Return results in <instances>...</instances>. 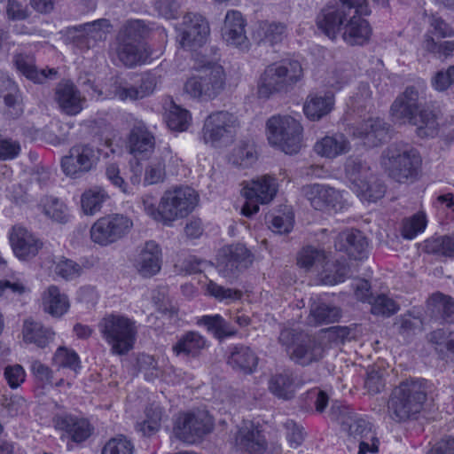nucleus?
Returning <instances> with one entry per match:
<instances>
[{"instance_id":"nucleus-1","label":"nucleus","mask_w":454,"mask_h":454,"mask_svg":"<svg viewBox=\"0 0 454 454\" xmlns=\"http://www.w3.org/2000/svg\"><path fill=\"white\" fill-rule=\"evenodd\" d=\"M199 201V195L191 187H177L166 191L159 204L153 195L141 197L145 212L157 222L170 225L174 221L191 214Z\"/></svg>"},{"instance_id":"nucleus-2","label":"nucleus","mask_w":454,"mask_h":454,"mask_svg":"<svg viewBox=\"0 0 454 454\" xmlns=\"http://www.w3.org/2000/svg\"><path fill=\"white\" fill-rule=\"evenodd\" d=\"M391 113L395 119L416 126L419 137H434L437 133V116L414 86H408L395 99Z\"/></svg>"},{"instance_id":"nucleus-3","label":"nucleus","mask_w":454,"mask_h":454,"mask_svg":"<svg viewBox=\"0 0 454 454\" xmlns=\"http://www.w3.org/2000/svg\"><path fill=\"white\" fill-rule=\"evenodd\" d=\"M427 395L426 380L402 381L390 395L387 403L389 417L398 423L415 419L423 409Z\"/></svg>"},{"instance_id":"nucleus-4","label":"nucleus","mask_w":454,"mask_h":454,"mask_svg":"<svg viewBox=\"0 0 454 454\" xmlns=\"http://www.w3.org/2000/svg\"><path fill=\"white\" fill-rule=\"evenodd\" d=\"M151 28L142 20H129L119 29L115 38V53L118 59L128 67H134L150 57L144 40Z\"/></svg>"},{"instance_id":"nucleus-5","label":"nucleus","mask_w":454,"mask_h":454,"mask_svg":"<svg viewBox=\"0 0 454 454\" xmlns=\"http://www.w3.org/2000/svg\"><path fill=\"white\" fill-rule=\"evenodd\" d=\"M380 163L390 178L405 184L417 178L422 160L417 149L409 144L398 142L383 150Z\"/></svg>"},{"instance_id":"nucleus-6","label":"nucleus","mask_w":454,"mask_h":454,"mask_svg":"<svg viewBox=\"0 0 454 454\" xmlns=\"http://www.w3.org/2000/svg\"><path fill=\"white\" fill-rule=\"evenodd\" d=\"M302 75L301 65L297 60L273 63L266 67L260 77L258 95L260 98H268L274 93L287 91Z\"/></svg>"},{"instance_id":"nucleus-7","label":"nucleus","mask_w":454,"mask_h":454,"mask_svg":"<svg viewBox=\"0 0 454 454\" xmlns=\"http://www.w3.org/2000/svg\"><path fill=\"white\" fill-rule=\"evenodd\" d=\"M98 328L113 354L123 356L133 348L137 331L131 319L121 315H107L100 320Z\"/></svg>"},{"instance_id":"nucleus-8","label":"nucleus","mask_w":454,"mask_h":454,"mask_svg":"<svg viewBox=\"0 0 454 454\" xmlns=\"http://www.w3.org/2000/svg\"><path fill=\"white\" fill-rule=\"evenodd\" d=\"M269 143L286 154H295L301 147L303 128L289 115H275L266 123Z\"/></svg>"},{"instance_id":"nucleus-9","label":"nucleus","mask_w":454,"mask_h":454,"mask_svg":"<svg viewBox=\"0 0 454 454\" xmlns=\"http://www.w3.org/2000/svg\"><path fill=\"white\" fill-rule=\"evenodd\" d=\"M225 84V74L222 66L208 62L199 74L189 78L184 90L192 98L212 99L221 93Z\"/></svg>"},{"instance_id":"nucleus-10","label":"nucleus","mask_w":454,"mask_h":454,"mask_svg":"<svg viewBox=\"0 0 454 454\" xmlns=\"http://www.w3.org/2000/svg\"><path fill=\"white\" fill-rule=\"evenodd\" d=\"M240 123L236 115L228 111L210 114L205 120L202 138L213 147L227 146L234 141Z\"/></svg>"},{"instance_id":"nucleus-11","label":"nucleus","mask_w":454,"mask_h":454,"mask_svg":"<svg viewBox=\"0 0 454 454\" xmlns=\"http://www.w3.org/2000/svg\"><path fill=\"white\" fill-rule=\"evenodd\" d=\"M317 27L330 39L340 34L342 40L350 46H363L369 43L372 29L363 16L347 18L343 23L332 28L326 21H317Z\"/></svg>"},{"instance_id":"nucleus-12","label":"nucleus","mask_w":454,"mask_h":454,"mask_svg":"<svg viewBox=\"0 0 454 454\" xmlns=\"http://www.w3.org/2000/svg\"><path fill=\"white\" fill-rule=\"evenodd\" d=\"M213 426V419L208 412L204 410H197L179 414L173 430L176 437L179 440L187 443H194L209 434Z\"/></svg>"},{"instance_id":"nucleus-13","label":"nucleus","mask_w":454,"mask_h":454,"mask_svg":"<svg viewBox=\"0 0 454 454\" xmlns=\"http://www.w3.org/2000/svg\"><path fill=\"white\" fill-rule=\"evenodd\" d=\"M133 223L126 215H108L97 220L90 228V238L94 243L107 246L123 238Z\"/></svg>"},{"instance_id":"nucleus-14","label":"nucleus","mask_w":454,"mask_h":454,"mask_svg":"<svg viewBox=\"0 0 454 454\" xmlns=\"http://www.w3.org/2000/svg\"><path fill=\"white\" fill-rule=\"evenodd\" d=\"M330 415L333 420L340 424L341 428L350 437L356 440L363 438L375 439L372 424L359 414L355 413L349 407L333 403L331 407Z\"/></svg>"},{"instance_id":"nucleus-15","label":"nucleus","mask_w":454,"mask_h":454,"mask_svg":"<svg viewBox=\"0 0 454 454\" xmlns=\"http://www.w3.org/2000/svg\"><path fill=\"white\" fill-rule=\"evenodd\" d=\"M99 160L98 151L90 145H75L61 160V168L67 176L77 178L89 172Z\"/></svg>"},{"instance_id":"nucleus-16","label":"nucleus","mask_w":454,"mask_h":454,"mask_svg":"<svg viewBox=\"0 0 454 454\" xmlns=\"http://www.w3.org/2000/svg\"><path fill=\"white\" fill-rule=\"evenodd\" d=\"M371 12L367 0H338L335 4L327 5L317 17V21H326L332 28L343 23L347 18L367 16Z\"/></svg>"},{"instance_id":"nucleus-17","label":"nucleus","mask_w":454,"mask_h":454,"mask_svg":"<svg viewBox=\"0 0 454 454\" xmlns=\"http://www.w3.org/2000/svg\"><path fill=\"white\" fill-rule=\"evenodd\" d=\"M178 30L179 43L189 50L201 47L207 42L210 32L207 21L198 13L185 14Z\"/></svg>"},{"instance_id":"nucleus-18","label":"nucleus","mask_w":454,"mask_h":454,"mask_svg":"<svg viewBox=\"0 0 454 454\" xmlns=\"http://www.w3.org/2000/svg\"><path fill=\"white\" fill-rule=\"evenodd\" d=\"M157 82V75L152 72L142 75L139 87L129 86L123 80L114 78L108 85L107 97L121 100L143 98L153 92Z\"/></svg>"},{"instance_id":"nucleus-19","label":"nucleus","mask_w":454,"mask_h":454,"mask_svg":"<svg viewBox=\"0 0 454 454\" xmlns=\"http://www.w3.org/2000/svg\"><path fill=\"white\" fill-rule=\"evenodd\" d=\"M153 133L142 120H134L127 136V148L137 159H147L155 149Z\"/></svg>"},{"instance_id":"nucleus-20","label":"nucleus","mask_w":454,"mask_h":454,"mask_svg":"<svg viewBox=\"0 0 454 454\" xmlns=\"http://www.w3.org/2000/svg\"><path fill=\"white\" fill-rule=\"evenodd\" d=\"M302 191L316 210L336 212L342 207L341 193L333 187L315 184L303 187Z\"/></svg>"},{"instance_id":"nucleus-21","label":"nucleus","mask_w":454,"mask_h":454,"mask_svg":"<svg viewBox=\"0 0 454 454\" xmlns=\"http://www.w3.org/2000/svg\"><path fill=\"white\" fill-rule=\"evenodd\" d=\"M112 28L113 26L107 19H99L75 26L74 29L81 33L76 38V44L82 50L93 48L98 43L104 42L106 39Z\"/></svg>"},{"instance_id":"nucleus-22","label":"nucleus","mask_w":454,"mask_h":454,"mask_svg":"<svg viewBox=\"0 0 454 454\" xmlns=\"http://www.w3.org/2000/svg\"><path fill=\"white\" fill-rule=\"evenodd\" d=\"M253 262L250 251L242 244L231 245L223 251L221 271L225 277H235Z\"/></svg>"},{"instance_id":"nucleus-23","label":"nucleus","mask_w":454,"mask_h":454,"mask_svg":"<svg viewBox=\"0 0 454 454\" xmlns=\"http://www.w3.org/2000/svg\"><path fill=\"white\" fill-rule=\"evenodd\" d=\"M10 243L14 254L24 261L35 257L43 246V243L33 233L21 226L12 228Z\"/></svg>"},{"instance_id":"nucleus-24","label":"nucleus","mask_w":454,"mask_h":454,"mask_svg":"<svg viewBox=\"0 0 454 454\" xmlns=\"http://www.w3.org/2000/svg\"><path fill=\"white\" fill-rule=\"evenodd\" d=\"M325 354L323 345L314 337L304 335L289 351V358L301 366H308L319 362Z\"/></svg>"},{"instance_id":"nucleus-25","label":"nucleus","mask_w":454,"mask_h":454,"mask_svg":"<svg viewBox=\"0 0 454 454\" xmlns=\"http://www.w3.org/2000/svg\"><path fill=\"white\" fill-rule=\"evenodd\" d=\"M52 422L56 429L65 431L77 443L86 441L93 431L87 419L71 414H57Z\"/></svg>"},{"instance_id":"nucleus-26","label":"nucleus","mask_w":454,"mask_h":454,"mask_svg":"<svg viewBox=\"0 0 454 454\" xmlns=\"http://www.w3.org/2000/svg\"><path fill=\"white\" fill-rule=\"evenodd\" d=\"M246 21L242 14L238 11H229L224 19V24L222 27L223 39L227 44L237 48L247 49L249 41L247 37Z\"/></svg>"},{"instance_id":"nucleus-27","label":"nucleus","mask_w":454,"mask_h":454,"mask_svg":"<svg viewBox=\"0 0 454 454\" xmlns=\"http://www.w3.org/2000/svg\"><path fill=\"white\" fill-rule=\"evenodd\" d=\"M389 125L380 118H371L360 123L354 136L362 139L368 147L380 145L388 137Z\"/></svg>"},{"instance_id":"nucleus-28","label":"nucleus","mask_w":454,"mask_h":454,"mask_svg":"<svg viewBox=\"0 0 454 454\" xmlns=\"http://www.w3.org/2000/svg\"><path fill=\"white\" fill-rule=\"evenodd\" d=\"M236 446L249 454H263L267 450L264 434L252 422H245L236 434Z\"/></svg>"},{"instance_id":"nucleus-29","label":"nucleus","mask_w":454,"mask_h":454,"mask_svg":"<svg viewBox=\"0 0 454 454\" xmlns=\"http://www.w3.org/2000/svg\"><path fill=\"white\" fill-rule=\"evenodd\" d=\"M334 247L337 250L345 252L349 257L361 260L365 256L368 242L360 231L347 230L337 235Z\"/></svg>"},{"instance_id":"nucleus-30","label":"nucleus","mask_w":454,"mask_h":454,"mask_svg":"<svg viewBox=\"0 0 454 454\" xmlns=\"http://www.w3.org/2000/svg\"><path fill=\"white\" fill-rule=\"evenodd\" d=\"M55 100L60 110L67 115H76L82 110L84 98L71 82H59L55 90Z\"/></svg>"},{"instance_id":"nucleus-31","label":"nucleus","mask_w":454,"mask_h":454,"mask_svg":"<svg viewBox=\"0 0 454 454\" xmlns=\"http://www.w3.org/2000/svg\"><path fill=\"white\" fill-rule=\"evenodd\" d=\"M160 246L153 240L147 241L135 260V267L141 276L150 278L160 271Z\"/></svg>"},{"instance_id":"nucleus-32","label":"nucleus","mask_w":454,"mask_h":454,"mask_svg":"<svg viewBox=\"0 0 454 454\" xmlns=\"http://www.w3.org/2000/svg\"><path fill=\"white\" fill-rule=\"evenodd\" d=\"M427 315L441 324L454 322V299L440 292L433 294L427 303Z\"/></svg>"},{"instance_id":"nucleus-33","label":"nucleus","mask_w":454,"mask_h":454,"mask_svg":"<svg viewBox=\"0 0 454 454\" xmlns=\"http://www.w3.org/2000/svg\"><path fill=\"white\" fill-rule=\"evenodd\" d=\"M209 346L207 340L195 331H189L182 335L172 346V351L176 356H184L196 358Z\"/></svg>"},{"instance_id":"nucleus-34","label":"nucleus","mask_w":454,"mask_h":454,"mask_svg":"<svg viewBox=\"0 0 454 454\" xmlns=\"http://www.w3.org/2000/svg\"><path fill=\"white\" fill-rule=\"evenodd\" d=\"M258 361L255 352L245 345L232 347L227 358V364L233 370L246 375L256 371Z\"/></svg>"},{"instance_id":"nucleus-35","label":"nucleus","mask_w":454,"mask_h":454,"mask_svg":"<svg viewBox=\"0 0 454 454\" xmlns=\"http://www.w3.org/2000/svg\"><path fill=\"white\" fill-rule=\"evenodd\" d=\"M333 106L334 97L331 92L324 95H309L303 106V112L310 121H319L333 110Z\"/></svg>"},{"instance_id":"nucleus-36","label":"nucleus","mask_w":454,"mask_h":454,"mask_svg":"<svg viewBox=\"0 0 454 454\" xmlns=\"http://www.w3.org/2000/svg\"><path fill=\"white\" fill-rule=\"evenodd\" d=\"M350 150L348 138L340 133L333 136H325L314 145V151L325 158L333 159L345 154Z\"/></svg>"},{"instance_id":"nucleus-37","label":"nucleus","mask_w":454,"mask_h":454,"mask_svg":"<svg viewBox=\"0 0 454 454\" xmlns=\"http://www.w3.org/2000/svg\"><path fill=\"white\" fill-rule=\"evenodd\" d=\"M171 149L168 145L159 150V155L154 156L145 168L144 184L152 185L162 183L166 176V160L171 158Z\"/></svg>"},{"instance_id":"nucleus-38","label":"nucleus","mask_w":454,"mask_h":454,"mask_svg":"<svg viewBox=\"0 0 454 454\" xmlns=\"http://www.w3.org/2000/svg\"><path fill=\"white\" fill-rule=\"evenodd\" d=\"M276 192L274 179L268 176L253 180L250 185L244 189L247 199L255 200L262 204L270 202L275 196Z\"/></svg>"},{"instance_id":"nucleus-39","label":"nucleus","mask_w":454,"mask_h":454,"mask_svg":"<svg viewBox=\"0 0 454 454\" xmlns=\"http://www.w3.org/2000/svg\"><path fill=\"white\" fill-rule=\"evenodd\" d=\"M22 333L26 342L35 343L39 348L46 347L55 335L51 329L30 318L24 321Z\"/></svg>"},{"instance_id":"nucleus-40","label":"nucleus","mask_w":454,"mask_h":454,"mask_svg":"<svg viewBox=\"0 0 454 454\" xmlns=\"http://www.w3.org/2000/svg\"><path fill=\"white\" fill-rule=\"evenodd\" d=\"M43 310L52 317H59L69 309L67 296L61 294L59 287L51 286L43 294Z\"/></svg>"},{"instance_id":"nucleus-41","label":"nucleus","mask_w":454,"mask_h":454,"mask_svg":"<svg viewBox=\"0 0 454 454\" xmlns=\"http://www.w3.org/2000/svg\"><path fill=\"white\" fill-rule=\"evenodd\" d=\"M345 176L350 182V188L353 190L357 185L365 182L372 173L370 165L357 156H349L344 164Z\"/></svg>"},{"instance_id":"nucleus-42","label":"nucleus","mask_w":454,"mask_h":454,"mask_svg":"<svg viewBox=\"0 0 454 454\" xmlns=\"http://www.w3.org/2000/svg\"><path fill=\"white\" fill-rule=\"evenodd\" d=\"M13 63L22 75L35 83H43L49 76L46 70L37 69L35 58L31 55L16 54L13 57Z\"/></svg>"},{"instance_id":"nucleus-43","label":"nucleus","mask_w":454,"mask_h":454,"mask_svg":"<svg viewBox=\"0 0 454 454\" xmlns=\"http://www.w3.org/2000/svg\"><path fill=\"white\" fill-rule=\"evenodd\" d=\"M353 192L363 201L375 202L383 198L386 192V185L373 173H371V177L366 178L365 182L354 188Z\"/></svg>"},{"instance_id":"nucleus-44","label":"nucleus","mask_w":454,"mask_h":454,"mask_svg":"<svg viewBox=\"0 0 454 454\" xmlns=\"http://www.w3.org/2000/svg\"><path fill=\"white\" fill-rule=\"evenodd\" d=\"M424 251L437 256L454 257V233L436 236L424 242Z\"/></svg>"},{"instance_id":"nucleus-45","label":"nucleus","mask_w":454,"mask_h":454,"mask_svg":"<svg viewBox=\"0 0 454 454\" xmlns=\"http://www.w3.org/2000/svg\"><path fill=\"white\" fill-rule=\"evenodd\" d=\"M340 316V308L322 302L311 306L309 319V323L314 325L333 324L337 322Z\"/></svg>"},{"instance_id":"nucleus-46","label":"nucleus","mask_w":454,"mask_h":454,"mask_svg":"<svg viewBox=\"0 0 454 454\" xmlns=\"http://www.w3.org/2000/svg\"><path fill=\"white\" fill-rule=\"evenodd\" d=\"M109 199L108 193L100 186L86 190L81 198L82 208L86 215H94L101 209L103 203Z\"/></svg>"},{"instance_id":"nucleus-47","label":"nucleus","mask_w":454,"mask_h":454,"mask_svg":"<svg viewBox=\"0 0 454 454\" xmlns=\"http://www.w3.org/2000/svg\"><path fill=\"white\" fill-rule=\"evenodd\" d=\"M320 272V279L325 285H336L343 282L349 273V268L344 262L336 261L329 263L325 262Z\"/></svg>"},{"instance_id":"nucleus-48","label":"nucleus","mask_w":454,"mask_h":454,"mask_svg":"<svg viewBox=\"0 0 454 454\" xmlns=\"http://www.w3.org/2000/svg\"><path fill=\"white\" fill-rule=\"evenodd\" d=\"M199 325H203L207 331L219 340L232 336L236 333L229 324L220 315L203 316L198 320Z\"/></svg>"},{"instance_id":"nucleus-49","label":"nucleus","mask_w":454,"mask_h":454,"mask_svg":"<svg viewBox=\"0 0 454 454\" xmlns=\"http://www.w3.org/2000/svg\"><path fill=\"white\" fill-rule=\"evenodd\" d=\"M269 388L276 396L283 399H291L294 394V379L287 372L272 376Z\"/></svg>"},{"instance_id":"nucleus-50","label":"nucleus","mask_w":454,"mask_h":454,"mask_svg":"<svg viewBox=\"0 0 454 454\" xmlns=\"http://www.w3.org/2000/svg\"><path fill=\"white\" fill-rule=\"evenodd\" d=\"M146 419L137 425L138 430L145 436L154 434L160 427L162 409L155 403H152L145 409Z\"/></svg>"},{"instance_id":"nucleus-51","label":"nucleus","mask_w":454,"mask_h":454,"mask_svg":"<svg viewBox=\"0 0 454 454\" xmlns=\"http://www.w3.org/2000/svg\"><path fill=\"white\" fill-rule=\"evenodd\" d=\"M260 30L263 34L262 42L270 45L281 43L286 37L287 27L283 22L263 21L260 25Z\"/></svg>"},{"instance_id":"nucleus-52","label":"nucleus","mask_w":454,"mask_h":454,"mask_svg":"<svg viewBox=\"0 0 454 454\" xmlns=\"http://www.w3.org/2000/svg\"><path fill=\"white\" fill-rule=\"evenodd\" d=\"M52 363L59 368H67L75 373L81 368V361L78 354L66 347H59L52 358Z\"/></svg>"},{"instance_id":"nucleus-53","label":"nucleus","mask_w":454,"mask_h":454,"mask_svg":"<svg viewBox=\"0 0 454 454\" xmlns=\"http://www.w3.org/2000/svg\"><path fill=\"white\" fill-rule=\"evenodd\" d=\"M325 259L326 257L323 251L312 247H307L300 252L298 264L306 270H310L313 267H323L325 263Z\"/></svg>"},{"instance_id":"nucleus-54","label":"nucleus","mask_w":454,"mask_h":454,"mask_svg":"<svg viewBox=\"0 0 454 454\" xmlns=\"http://www.w3.org/2000/svg\"><path fill=\"white\" fill-rule=\"evenodd\" d=\"M190 114L187 110L173 105L167 115V125L172 130L183 131L188 128Z\"/></svg>"},{"instance_id":"nucleus-55","label":"nucleus","mask_w":454,"mask_h":454,"mask_svg":"<svg viewBox=\"0 0 454 454\" xmlns=\"http://www.w3.org/2000/svg\"><path fill=\"white\" fill-rule=\"evenodd\" d=\"M371 305L372 314L383 317H390L399 309L397 303L385 294L373 298Z\"/></svg>"},{"instance_id":"nucleus-56","label":"nucleus","mask_w":454,"mask_h":454,"mask_svg":"<svg viewBox=\"0 0 454 454\" xmlns=\"http://www.w3.org/2000/svg\"><path fill=\"white\" fill-rule=\"evenodd\" d=\"M427 226L426 216L423 214H416L411 218L403 221L402 235L404 239H412Z\"/></svg>"},{"instance_id":"nucleus-57","label":"nucleus","mask_w":454,"mask_h":454,"mask_svg":"<svg viewBox=\"0 0 454 454\" xmlns=\"http://www.w3.org/2000/svg\"><path fill=\"white\" fill-rule=\"evenodd\" d=\"M44 213L57 223H65L68 220L66 205L57 198H51L44 205Z\"/></svg>"},{"instance_id":"nucleus-58","label":"nucleus","mask_w":454,"mask_h":454,"mask_svg":"<svg viewBox=\"0 0 454 454\" xmlns=\"http://www.w3.org/2000/svg\"><path fill=\"white\" fill-rule=\"evenodd\" d=\"M81 270L82 268L78 263L67 258H61L56 262L54 268L55 274L66 280L77 278L80 276Z\"/></svg>"},{"instance_id":"nucleus-59","label":"nucleus","mask_w":454,"mask_h":454,"mask_svg":"<svg viewBox=\"0 0 454 454\" xmlns=\"http://www.w3.org/2000/svg\"><path fill=\"white\" fill-rule=\"evenodd\" d=\"M383 371L376 368H370L364 380V387L370 395H377L385 388V379Z\"/></svg>"},{"instance_id":"nucleus-60","label":"nucleus","mask_w":454,"mask_h":454,"mask_svg":"<svg viewBox=\"0 0 454 454\" xmlns=\"http://www.w3.org/2000/svg\"><path fill=\"white\" fill-rule=\"evenodd\" d=\"M133 445L126 437L120 435L109 440L102 450V454H132Z\"/></svg>"},{"instance_id":"nucleus-61","label":"nucleus","mask_w":454,"mask_h":454,"mask_svg":"<svg viewBox=\"0 0 454 454\" xmlns=\"http://www.w3.org/2000/svg\"><path fill=\"white\" fill-rule=\"evenodd\" d=\"M270 229L278 234L289 233L294 226L293 213H285L278 215H272L269 220Z\"/></svg>"},{"instance_id":"nucleus-62","label":"nucleus","mask_w":454,"mask_h":454,"mask_svg":"<svg viewBox=\"0 0 454 454\" xmlns=\"http://www.w3.org/2000/svg\"><path fill=\"white\" fill-rule=\"evenodd\" d=\"M207 293L219 301H235L242 297V292L238 289L224 288L214 281H209L207 286Z\"/></svg>"},{"instance_id":"nucleus-63","label":"nucleus","mask_w":454,"mask_h":454,"mask_svg":"<svg viewBox=\"0 0 454 454\" xmlns=\"http://www.w3.org/2000/svg\"><path fill=\"white\" fill-rule=\"evenodd\" d=\"M233 156L235 158L233 162L243 168L250 167L257 160L254 147L248 145L235 149Z\"/></svg>"},{"instance_id":"nucleus-64","label":"nucleus","mask_w":454,"mask_h":454,"mask_svg":"<svg viewBox=\"0 0 454 454\" xmlns=\"http://www.w3.org/2000/svg\"><path fill=\"white\" fill-rule=\"evenodd\" d=\"M432 85L438 91H444L454 85V66L438 71L432 79Z\"/></svg>"}]
</instances>
